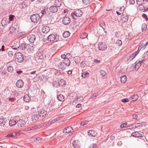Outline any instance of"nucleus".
<instances>
[{
    "label": "nucleus",
    "mask_w": 148,
    "mask_h": 148,
    "mask_svg": "<svg viewBox=\"0 0 148 148\" xmlns=\"http://www.w3.org/2000/svg\"><path fill=\"white\" fill-rule=\"evenodd\" d=\"M82 12L79 9H76L74 10V11L71 14V16L73 19H76L77 17H80L82 16Z\"/></svg>",
    "instance_id": "obj_1"
},
{
    "label": "nucleus",
    "mask_w": 148,
    "mask_h": 148,
    "mask_svg": "<svg viewBox=\"0 0 148 148\" xmlns=\"http://www.w3.org/2000/svg\"><path fill=\"white\" fill-rule=\"evenodd\" d=\"M15 61L18 62H21L24 60L23 55L20 52H18L15 54Z\"/></svg>",
    "instance_id": "obj_2"
},
{
    "label": "nucleus",
    "mask_w": 148,
    "mask_h": 148,
    "mask_svg": "<svg viewBox=\"0 0 148 148\" xmlns=\"http://www.w3.org/2000/svg\"><path fill=\"white\" fill-rule=\"evenodd\" d=\"M65 61L67 62V63H65V61H64V62H61L59 66V68L62 70L65 69L66 66H69L71 62L69 59H68L67 58L65 60Z\"/></svg>",
    "instance_id": "obj_3"
},
{
    "label": "nucleus",
    "mask_w": 148,
    "mask_h": 148,
    "mask_svg": "<svg viewBox=\"0 0 148 148\" xmlns=\"http://www.w3.org/2000/svg\"><path fill=\"white\" fill-rule=\"evenodd\" d=\"M40 18V16L38 14H35L30 16L31 21L35 23H37L39 21Z\"/></svg>",
    "instance_id": "obj_4"
},
{
    "label": "nucleus",
    "mask_w": 148,
    "mask_h": 148,
    "mask_svg": "<svg viewBox=\"0 0 148 148\" xmlns=\"http://www.w3.org/2000/svg\"><path fill=\"white\" fill-rule=\"evenodd\" d=\"M7 121L6 118L2 116H0V125L2 127H6L5 124Z\"/></svg>",
    "instance_id": "obj_5"
},
{
    "label": "nucleus",
    "mask_w": 148,
    "mask_h": 148,
    "mask_svg": "<svg viewBox=\"0 0 148 148\" xmlns=\"http://www.w3.org/2000/svg\"><path fill=\"white\" fill-rule=\"evenodd\" d=\"M25 121L22 119H20L17 121V124L16 125V128H21L23 127L25 124Z\"/></svg>",
    "instance_id": "obj_6"
},
{
    "label": "nucleus",
    "mask_w": 148,
    "mask_h": 148,
    "mask_svg": "<svg viewBox=\"0 0 148 148\" xmlns=\"http://www.w3.org/2000/svg\"><path fill=\"white\" fill-rule=\"evenodd\" d=\"M142 45H140L138 47V50L137 51L135 52L134 53H132L131 55H130L129 57V59H130V60H133V59L137 55L140 51L141 49L142 48Z\"/></svg>",
    "instance_id": "obj_7"
},
{
    "label": "nucleus",
    "mask_w": 148,
    "mask_h": 148,
    "mask_svg": "<svg viewBox=\"0 0 148 148\" xmlns=\"http://www.w3.org/2000/svg\"><path fill=\"white\" fill-rule=\"evenodd\" d=\"M20 46V41L19 40H15L14 43V44L12 47V48L14 50L17 49Z\"/></svg>",
    "instance_id": "obj_8"
},
{
    "label": "nucleus",
    "mask_w": 148,
    "mask_h": 148,
    "mask_svg": "<svg viewBox=\"0 0 148 148\" xmlns=\"http://www.w3.org/2000/svg\"><path fill=\"white\" fill-rule=\"evenodd\" d=\"M41 12L42 14V17L44 15L46 16H48L49 15L50 13L48 10V7L46 6L44 8L43 10L41 11Z\"/></svg>",
    "instance_id": "obj_9"
},
{
    "label": "nucleus",
    "mask_w": 148,
    "mask_h": 148,
    "mask_svg": "<svg viewBox=\"0 0 148 148\" xmlns=\"http://www.w3.org/2000/svg\"><path fill=\"white\" fill-rule=\"evenodd\" d=\"M57 35L56 34H51L49 35L47 37V39L48 41H53L56 40Z\"/></svg>",
    "instance_id": "obj_10"
},
{
    "label": "nucleus",
    "mask_w": 148,
    "mask_h": 148,
    "mask_svg": "<svg viewBox=\"0 0 148 148\" xmlns=\"http://www.w3.org/2000/svg\"><path fill=\"white\" fill-rule=\"evenodd\" d=\"M98 47L100 50H105L107 48V46L103 42H100L98 45Z\"/></svg>",
    "instance_id": "obj_11"
},
{
    "label": "nucleus",
    "mask_w": 148,
    "mask_h": 148,
    "mask_svg": "<svg viewBox=\"0 0 148 148\" xmlns=\"http://www.w3.org/2000/svg\"><path fill=\"white\" fill-rule=\"evenodd\" d=\"M8 31L10 34L14 35L17 31V27L16 26H11L9 29Z\"/></svg>",
    "instance_id": "obj_12"
},
{
    "label": "nucleus",
    "mask_w": 148,
    "mask_h": 148,
    "mask_svg": "<svg viewBox=\"0 0 148 148\" xmlns=\"http://www.w3.org/2000/svg\"><path fill=\"white\" fill-rule=\"evenodd\" d=\"M12 62H8L7 64V71L8 72L11 73L13 72L14 69L12 66H10L11 65V63Z\"/></svg>",
    "instance_id": "obj_13"
},
{
    "label": "nucleus",
    "mask_w": 148,
    "mask_h": 148,
    "mask_svg": "<svg viewBox=\"0 0 148 148\" xmlns=\"http://www.w3.org/2000/svg\"><path fill=\"white\" fill-rule=\"evenodd\" d=\"M70 20L69 17H65L63 18L62 23L64 25H68L70 22Z\"/></svg>",
    "instance_id": "obj_14"
},
{
    "label": "nucleus",
    "mask_w": 148,
    "mask_h": 148,
    "mask_svg": "<svg viewBox=\"0 0 148 148\" xmlns=\"http://www.w3.org/2000/svg\"><path fill=\"white\" fill-rule=\"evenodd\" d=\"M58 8L57 6L55 5L51 6L49 8V10L51 12L55 13L57 12L58 10Z\"/></svg>",
    "instance_id": "obj_15"
},
{
    "label": "nucleus",
    "mask_w": 148,
    "mask_h": 148,
    "mask_svg": "<svg viewBox=\"0 0 148 148\" xmlns=\"http://www.w3.org/2000/svg\"><path fill=\"white\" fill-rule=\"evenodd\" d=\"M28 39L30 42L33 43L36 40V36L34 35H30L28 37Z\"/></svg>",
    "instance_id": "obj_16"
},
{
    "label": "nucleus",
    "mask_w": 148,
    "mask_h": 148,
    "mask_svg": "<svg viewBox=\"0 0 148 148\" xmlns=\"http://www.w3.org/2000/svg\"><path fill=\"white\" fill-rule=\"evenodd\" d=\"M24 83L23 81L21 79L18 80L16 84V85L18 88H21L23 87Z\"/></svg>",
    "instance_id": "obj_17"
},
{
    "label": "nucleus",
    "mask_w": 148,
    "mask_h": 148,
    "mask_svg": "<svg viewBox=\"0 0 148 148\" xmlns=\"http://www.w3.org/2000/svg\"><path fill=\"white\" fill-rule=\"evenodd\" d=\"M38 113L40 117H43L46 115L47 113V112L44 110H42L38 111Z\"/></svg>",
    "instance_id": "obj_18"
},
{
    "label": "nucleus",
    "mask_w": 148,
    "mask_h": 148,
    "mask_svg": "<svg viewBox=\"0 0 148 148\" xmlns=\"http://www.w3.org/2000/svg\"><path fill=\"white\" fill-rule=\"evenodd\" d=\"M131 136H132L135 137H143V135L142 134L139 133L138 132H133Z\"/></svg>",
    "instance_id": "obj_19"
},
{
    "label": "nucleus",
    "mask_w": 148,
    "mask_h": 148,
    "mask_svg": "<svg viewBox=\"0 0 148 148\" xmlns=\"http://www.w3.org/2000/svg\"><path fill=\"white\" fill-rule=\"evenodd\" d=\"M73 130L72 127L70 126H68L65 128L63 130V132L64 133H69L71 130Z\"/></svg>",
    "instance_id": "obj_20"
},
{
    "label": "nucleus",
    "mask_w": 148,
    "mask_h": 148,
    "mask_svg": "<svg viewBox=\"0 0 148 148\" xmlns=\"http://www.w3.org/2000/svg\"><path fill=\"white\" fill-rule=\"evenodd\" d=\"M9 125L11 126H14V127L16 128V125L17 124V121L14 119L10 120L9 121Z\"/></svg>",
    "instance_id": "obj_21"
},
{
    "label": "nucleus",
    "mask_w": 148,
    "mask_h": 148,
    "mask_svg": "<svg viewBox=\"0 0 148 148\" xmlns=\"http://www.w3.org/2000/svg\"><path fill=\"white\" fill-rule=\"evenodd\" d=\"M88 134L90 137L95 136L96 135V133L94 130H91L88 131Z\"/></svg>",
    "instance_id": "obj_22"
},
{
    "label": "nucleus",
    "mask_w": 148,
    "mask_h": 148,
    "mask_svg": "<svg viewBox=\"0 0 148 148\" xmlns=\"http://www.w3.org/2000/svg\"><path fill=\"white\" fill-rule=\"evenodd\" d=\"M139 96L137 95H134L132 96L129 98L130 100H132V102L136 101L138 99Z\"/></svg>",
    "instance_id": "obj_23"
},
{
    "label": "nucleus",
    "mask_w": 148,
    "mask_h": 148,
    "mask_svg": "<svg viewBox=\"0 0 148 148\" xmlns=\"http://www.w3.org/2000/svg\"><path fill=\"white\" fill-rule=\"evenodd\" d=\"M72 145L75 148H80V144L77 141H73Z\"/></svg>",
    "instance_id": "obj_24"
},
{
    "label": "nucleus",
    "mask_w": 148,
    "mask_h": 148,
    "mask_svg": "<svg viewBox=\"0 0 148 148\" xmlns=\"http://www.w3.org/2000/svg\"><path fill=\"white\" fill-rule=\"evenodd\" d=\"M139 8L140 10H141L143 12H145L148 11V8H145L143 4L139 5Z\"/></svg>",
    "instance_id": "obj_25"
},
{
    "label": "nucleus",
    "mask_w": 148,
    "mask_h": 148,
    "mask_svg": "<svg viewBox=\"0 0 148 148\" xmlns=\"http://www.w3.org/2000/svg\"><path fill=\"white\" fill-rule=\"evenodd\" d=\"M50 29L48 26H44L42 29V32L43 33H47L49 31Z\"/></svg>",
    "instance_id": "obj_26"
},
{
    "label": "nucleus",
    "mask_w": 148,
    "mask_h": 148,
    "mask_svg": "<svg viewBox=\"0 0 148 148\" xmlns=\"http://www.w3.org/2000/svg\"><path fill=\"white\" fill-rule=\"evenodd\" d=\"M122 21L124 22H127L129 18V17L128 15L126 14H123L122 16Z\"/></svg>",
    "instance_id": "obj_27"
},
{
    "label": "nucleus",
    "mask_w": 148,
    "mask_h": 148,
    "mask_svg": "<svg viewBox=\"0 0 148 148\" xmlns=\"http://www.w3.org/2000/svg\"><path fill=\"white\" fill-rule=\"evenodd\" d=\"M38 118V116L37 114L34 113L32 115V119L33 122H35V121L37 120Z\"/></svg>",
    "instance_id": "obj_28"
},
{
    "label": "nucleus",
    "mask_w": 148,
    "mask_h": 148,
    "mask_svg": "<svg viewBox=\"0 0 148 148\" xmlns=\"http://www.w3.org/2000/svg\"><path fill=\"white\" fill-rule=\"evenodd\" d=\"M31 98L28 95H25L23 97L24 101L26 102H28L30 100Z\"/></svg>",
    "instance_id": "obj_29"
},
{
    "label": "nucleus",
    "mask_w": 148,
    "mask_h": 148,
    "mask_svg": "<svg viewBox=\"0 0 148 148\" xmlns=\"http://www.w3.org/2000/svg\"><path fill=\"white\" fill-rule=\"evenodd\" d=\"M17 133L16 132H13L9 133L6 136V137L8 138L16 136Z\"/></svg>",
    "instance_id": "obj_30"
},
{
    "label": "nucleus",
    "mask_w": 148,
    "mask_h": 148,
    "mask_svg": "<svg viewBox=\"0 0 148 148\" xmlns=\"http://www.w3.org/2000/svg\"><path fill=\"white\" fill-rule=\"evenodd\" d=\"M120 80L122 83H124L127 80V77L125 75H123L120 77Z\"/></svg>",
    "instance_id": "obj_31"
},
{
    "label": "nucleus",
    "mask_w": 148,
    "mask_h": 148,
    "mask_svg": "<svg viewBox=\"0 0 148 148\" xmlns=\"http://www.w3.org/2000/svg\"><path fill=\"white\" fill-rule=\"evenodd\" d=\"M70 32L67 31L64 32L63 34V36L64 38H68L70 35Z\"/></svg>",
    "instance_id": "obj_32"
},
{
    "label": "nucleus",
    "mask_w": 148,
    "mask_h": 148,
    "mask_svg": "<svg viewBox=\"0 0 148 148\" xmlns=\"http://www.w3.org/2000/svg\"><path fill=\"white\" fill-rule=\"evenodd\" d=\"M64 97L62 94L58 95L57 96L58 99L60 101H61L64 100Z\"/></svg>",
    "instance_id": "obj_33"
},
{
    "label": "nucleus",
    "mask_w": 148,
    "mask_h": 148,
    "mask_svg": "<svg viewBox=\"0 0 148 148\" xmlns=\"http://www.w3.org/2000/svg\"><path fill=\"white\" fill-rule=\"evenodd\" d=\"M70 53H67L66 55H65L64 54H62L61 55V56L62 58H65V60H66L67 58L68 59H69L68 58V56H70Z\"/></svg>",
    "instance_id": "obj_34"
},
{
    "label": "nucleus",
    "mask_w": 148,
    "mask_h": 148,
    "mask_svg": "<svg viewBox=\"0 0 148 148\" xmlns=\"http://www.w3.org/2000/svg\"><path fill=\"white\" fill-rule=\"evenodd\" d=\"M27 45H26L25 44H22L21 45V47L22 48V49L23 50H25L27 49Z\"/></svg>",
    "instance_id": "obj_35"
},
{
    "label": "nucleus",
    "mask_w": 148,
    "mask_h": 148,
    "mask_svg": "<svg viewBox=\"0 0 148 148\" xmlns=\"http://www.w3.org/2000/svg\"><path fill=\"white\" fill-rule=\"evenodd\" d=\"M147 25L145 23L142 24V29L143 32L145 31L147 29Z\"/></svg>",
    "instance_id": "obj_36"
},
{
    "label": "nucleus",
    "mask_w": 148,
    "mask_h": 148,
    "mask_svg": "<svg viewBox=\"0 0 148 148\" xmlns=\"http://www.w3.org/2000/svg\"><path fill=\"white\" fill-rule=\"evenodd\" d=\"M89 75V73L88 72H84L82 75V77L83 78H85L88 77Z\"/></svg>",
    "instance_id": "obj_37"
},
{
    "label": "nucleus",
    "mask_w": 148,
    "mask_h": 148,
    "mask_svg": "<svg viewBox=\"0 0 148 148\" xmlns=\"http://www.w3.org/2000/svg\"><path fill=\"white\" fill-rule=\"evenodd\" d=\"M33 49V47L32 46L29 45H27V50L29 51H31Z\"/></svg>",
    "instance_id": "obj_38"
},
{
    "label": "nucleus",
    "mask_w": 148,
    "mask_h": 148,
    "mask_svg": "<svg viewBox=\"0 0 148 148\" xmlns=\"http://www.w3.org/2000/svg\"><path fill=\"white\" fill-rule=\"evenodd\" d=\"M27 5L25 3L23 2L20 5V8H24Z\"/></svg>",
    "instance_id": "obj_39"
},
{
    "label": "nucleus",
    "mask_w": 148,
    "mask_h": 148,
    "mask_svg": "<svg viewBox=\"0 0 148 148\" xmlns=\"http://www.w3.org/2000/svg\"><path fill=\"white\" fill-rule=\"evenodd\" d=\"M144 1V0H137V3L139 5L143 4Z\"/></svg>",
    "instance_id": "obj_40"
},
{
    "label": "nucleus",
    "mask_w": 148,
    "mask_h": 148,
    "mask_svg": "<svg viewBox=\"0 0 148 148\" xmlns=\"http://www.w3.org/2000/svg\"><path fill=\"white\" fill-rule=\"evenodd\" d=\"M37 128H38V127L36 126L29 127L28 128L27 130L28 131H30L31 130H34V129H36Z\"/></svg>",
    "instance_id": "obj_41"
},
{
    "label": "nucleus",
    "mask_w": 148,
    "mask_h": 148,
    "mask_svg": "<svg viewBox=\"0 0 148 148\" xmlns=\"http://www.w3.org/2000/svg\"><path fill=\"white\" fill-rule=\"evenodd\" d=\"M116 43L119 46H121L122 45V42L120 40H117L116 41Z\"/></svg>",
    "instance_id": "obj_42"
},
{
    "label": "nucleus",
    "mask_w": 148,
    "mask_h": 148,
    "mask_svg": "<svg viewBox=\"0 0 148 148\" xmlns=\"http://www.w3.org/2000/svg\"><path fill=\"white\" fill-rule=\"evenodd\" d=\"M100 74L102 76H104L106 74V72L103 70H101L100 71Z\"/></svg>",
    "instance_id": "obj_43"
},
{
    "label": "nucleus",
    "mask_w": 148,
    "mask_h": 148,
    "mask_svg": "<svg viewBox=\"0 0 148 148\" xmlns=\"http://www.w3.org/2000/svg\"><path fill=\"white\" fill-rule=\"evenodd\" d=\"M56 6H57V7H60L61 5V2L59 0L56 1Z\"/></svg>",
    "instance_id": "obj_44"
},
{
    "label": "nucleus",
    "mask_w": 148,
    "mask_h": 148,
    "mask_svg": "<svg viewBox=\"0 0 148 148\" xmlns=\"http://www.w3.org/2000/svg\"><path fill=\"white\" fill-rule=\"evenodd\" d=\"M97 147V145L95 144H92L90 145L88 147V148H96Z\"/></svg>",
    "instance_id": "obj_45"
},
{
    "label": "nucleus",
    "mask_w": 148,
    "mask_h": 148,
    "mask_svg": "<svg viewBox=\"0 0 148 148\" xmlns=\"http://www.w3.org/2000/svg\"><path fill=\"white\" fill-rule=\"evenodd\" d=\"M91 0H82L83 2L86 4H87L90 2Z\"/></svg>",
    "instance_id": "obj_46"
},
{
    "label": "nucleus",
    "mask_w": 148,
    "mask_h": 148,
    "mask_svg": "<svg viewBox=\"0 0 148 148\" xmlns=\"http://www.w3.org/2000/svg\"><path fill=\"white\" fill-rule=\"evenodd\" d=\"M16 100V98L14 97L10 98H9V101L11 102H12L14 101H15Z\"/></svg>",
    "instance_id": "obj_47"
},
{
    "label": "nucleus",
    "mask_w": 148,
    "mask_h": 148,
    "mask_svg": "<svg viewBox=\"0 0 148 148\" xmlns=\"http://www.w3.org/2000/svg\"><path fill=\"white\" fill-rule=\"evenodd\" d=\"M136 62L135 63H136V65L138 66L139 67H140V66H141V64L142 63H143V61H139L137 64H136Z\"/></svg>",
    "instance_id": "obj_48"
},
{
    "label": "nucleus",
    "mask_w": 148,
    "mask_h": 148,
    "mask_svg": "<svg viewBox=\"0 0 148 148\" xmlns=\"http://www.w3.org/2000/svg\"><path fill=\"white\" fill-rule=\"evenodd\" d=\"M14 16L13 15H10L9 16V20L10 21H12L14 19Z\"/></svg>",
    "instance_id": "obj_49"
},
{
    "label": "nucleus",
    "mask_w": 148,
    "mask_h": 148,
    "mask_svg": "<svg viewBox=\"0 0 148 148\" xmlns=\"http://www.w3.org/2000/svg\"><path fill=\"white\" fill-rule=\"evenodd\" d=\"M142 17L143 18H145L146 21H147L148 20V17L146 14H143L142 15Z\"/></svg>",
    "instance_id": "obj_50"
},
{
    "label": "nucleus",
    "mask_w": 148,
    "mask_h": 148,
    "mask_svg": "<svg viewBox=\"0 0 148 148\" xmlns=\"http://www.w3.org/2000/svg\"><path fill=\"white\" fill-rule=\"evenodd\" d=\"M88 36V34L86 33H84L83 34V36L82 37L81 36V38L82 39H84V38H86Z\"/></svg>",
    "instance_id": "obj_51"
},
{
    "label": "nucleus",
    "mask_w": 148,
    "mask_h": 148,
    "mask_svg": "<svg viewBox=\"0 0 148 148\" xmlns=\"http://www.w3.org/2000/svg\"><path fill=\"white\" fill-rule=\"evenodd\" d=\"M128 101L129 99L127 98L123 99L121 100V101L123 103L128 102Z\"/></svg>",
    "instance_id": "obj_52"
},
{
    "label": "nucleus",
    "mask_w": 148,
    "mask_h": 148,
    "mask_svg": "<svg viewBox=\"0 0 148 148\" xmlns=\"http://www.w3.org/2000/svg\"><path fill=\"white\" fill-rule=\"evenodd\" d=\"M142 124L140 123H136L135 125V128H136L138 127H139Z\"/></svg>",
    "instance_id": "obj_53"
},
{
    "label": "nucleus",
    "mask_w": 148,
    "mask_h": 148,
    "mask_svg": "<svg viewBox=\"0 0 148 148\" xmlns=\"http://www.w3.org/2000/svg\"><path fill=\"white\" fill-rule=\"evenodd\" d=\"M13 53L12 51H9L8 53V56L10 57H12V56L13 55Z\"/></svg>",
    "instance_id": "obj_54"
},
{
    "label": "nucleus",
    "mask_w": 148,
    "mask_h": 148,
    "mask_svg": "<svg viewBox=\"0 0 148 148\" xmlns=\"http://www.w3.org/2000/svg\"><path fill=\"white\" fill-rule=\"evenodd\" d=\"M6 72L4 70H3L1 72H0V74H1L2 75H4L6 74Z\"/></svg>",
    "instance_id": "obj_55"
},
{
    "label": "nucleus",
    "mask_w": 148,
    "mask_h": 148,
    "mask_svg": "<svg viewBox=\"0 0 148 148\" xmlns=\"http://www.w3.org/2000/svg\"><path fill=\"white\" fill-rule=\"evenodd\" d=\"M127 124V123L125 122L123 123V124H121L120 125V127L121 128H123Z\"/></svg>",
    "instance_id": "obj_56"
},
{
    "label": "nucleus",
    "mask_w": 148,
    "mask_h": 148,
    "mask_svg": "<svg viewBox=\"0 0 148 148\" xmlns=\"http://www.w3.org/2000/svg\"><path fill=\"white\" fill-rule=\"evenodd\" d=\"M59 119V118H58L56 119V120L55 119V120H52L50 122V124H51L52 123H54L56 121H57Z\"/></svg>",
    "instance_id": "obj_57"
},
{
    "label": "nucleus",
    "mask_w": 148,
    "mask_h": 148,
    "mask_svg": "<svg viewBox=\"0 0 148 148\" xmlns=\"http://www.w3.org/2000/svg\"><path fill=\"white\" fill-rule=\"evenodd\" d=\"M135 66H136V63H134V64H132L130 66V67L131 68H133V69H134V68H135Z\"/></svg>",
    "instance_id": "obj_58"
},
{
    "label": "nucleus",
    "mask_w": 148,
    "mask_h": 148,
    "mask_svg": "<svg viewBox=\"0 0 148 148\" xmlns=\"http://www.w3.org/2000/svg\"><path fill=\"white\" fill-rule=\"evenodd\" d=\"M114 48L112 46H109V50L111 51H112L114 50Z\"/></svg>",
    "instance_id": "obj_59"
},
{
    "label": "nucleus",
    "mask_w": 148,
    "mask_h": 148,
    "mask_svg": "<svg viewBox=\"0 0 148 148\" xmlns=\"http://www.w3.org/2000/svg\"><path fill=\"white\" fill-rule=\"evenodd\" d=\"M129 3L131 4H133L135 3V1L134 0H130Z\"/></svg>",
    "instance_id": "obj_60"
},
{
    "label": "nucleus",
    "mask_w": 148,
    "mask_h": 148,
    "mask_svg": "<svg viewBox=\"0 0 148 148\" xmlns=\"http://www.w3.org/2000/svg\"><path fill=\"white\" fill-rule=\"evenodd\" d=\"M133 118L134 119H136L138 117L135 114H133L132 115Z\"/></svg>",
    "instance_id": "obj_61"
},
{
    "label": "nucleus",
    "mask_w": 148,
    "mask_h": 148,
    "mask_svg": "<svg viewBox=\"0 0 148 148\" xmlns=\"http://www.w3.org/2000/svg\"><path fill=\"white\" fill-rule=\"evenodd\" d=\"M134 127H135V125H134L132 124V125H131L129 126V128H130V129L133 128H135Z\"/></svg>",
    "instance_id": "obj_62"
},
{
    "label": "nucleus",
    "mask_w": 148,
    "mask_h": 148,
    "mask_svg": "<svg viewBox=\"0 0 148 148\" xmlns=\"http://www.w3.org/2000/svg\"><path fill=\"white\" fill-rule=\"evenodd\" d=\"M38 54L40 58H41L42 57L43 55L42 53H40V52H39V53H38Z\"/></svg>",
    "instance_id": "obj_63"
},
{
    "label": "nucleus",
    "mask_w": 148,
    "mask_h": 148,
    "mask_svg": "<svg viewBox=\"0 0 148 148\" xmlns=\"http://www.w3.org/2000/svg\"><path fill=\"white\" fill-rule=\"evenodd\" d=\"M94 62L96 63H99L100 62V61L98 60H97L95 59L94 61Z\"/></svg>",
    "instance_id": "obj_64"
}]
</instances>
